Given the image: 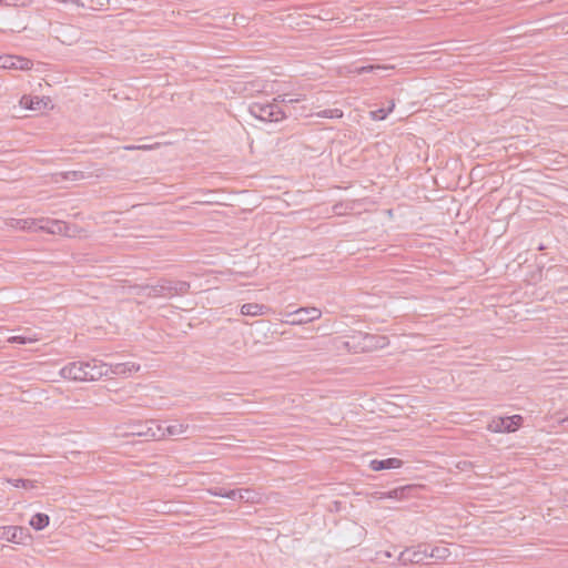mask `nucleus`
<instances>
[{"label":"nucleus","instance_id":"nucleus-33","mask_svg":"<svg viewBox=\"0 0 568 568\" xmlns=\"http://www.w3.org/2000/svg\"><path fill=\"white\" fill-rule=\"evenodd\" d=\"M34 224L33 221L29 222L28 220H18L17 221V226L22 229V230H26V229H31V226Z\"/></svg>","mask_w":568,"mask_h":568},{"label":"nucleus","instance_id":"nucleus-34","mask_svg":"<svg viewBox=\"0 0 568 568\" xmlns=\"http://www.w3.org/2000/svg\"><path fill=\"white\" fill-rule=\"evenodd\" d=\"M374 114H375V118L378 120H383L387 115V113L383 109L375 111Z\"/></svg>","mask_w":568,"mask_h":568},{"label":"nucleus","instance_id":"nucleus-24","mask_svg":"<svg viewBox=\"0 0 568 568\" xmlns=\"http://www.w3.org/2000/svg\"><path fill=\"white\" fill-rule=\"evenodd\" d=\"M38 341L36 334H23V335H14L9 337L8 342L12 344H28Z\"/></svg>","mask_w":568,"mask_h":568},{"label":"nucleus","instance_id":"nucleus-18","mask_svg":"<svg viewBox=\"0 0 568 568\" xmlns=\"http://www.w3.org/2000/svg\"><path fill=\"white\" fill-rule=\"evenodd\" d=\"M189 427V424L183 423H174L172 425L164 426V438L183 435L187 432Z\"/></svg>","mask_w":568,"mask_h":568},{"label":"nucleus","instance_id":"nucleus-19","mask_svg":"<svg viewBox=\"0 0 568 568\" xmlns=\"http://www.w3.org/2000/svg\"><path fill=\"white\" fill-rule=\"evenodd\" d=\"M209 493L213 496L224 497V498H229L232 500H237V489L226 490L225 488H222V487H214V488H210Z\"/></svg>","mask_w":568,"mask_h":568},{"label":"nucleus","instance_id":"nucleus-2","mask_svg":"<svg viewBox=\"0 0 568 568\" xmlns=\"http://www.w3.org/2000/svg\"><path fill=\"white\" fill-rule=\"evenodd\" d=\"M248 111L251 115L263 122H280L287 118V111L278 105V99H273L272 102H252Z\"/></svg>","mask_w":568,"mask_h":568},{"label":"nucleus","instance_id":"nucleus-4","mask_svg":"<svg viewBox=\"0 0 568 568\" xmlns=\"http://www.w3.org/2000/svg\"><path fill=\"white\" fill-rule=\"evenodd\" d=\"M285 315L291 318L286 321L287 323L301 325L318 320L322 316V311L314 306H307L294 311H286Z\"/></svg>","mask_w":568,"mask_h":568},{"label":"nucleus","instance_id":"nucleus-13","mask_svg":"<svg viewBox=\"0 0 568 568\" xmlns=\"http://www.w3.org/2000/svg\"><path fill=\"white\" fill-rule=\"evenodd\" d=\"M138 433L144 435V437L153 440H160L164 438V426L155 419L148 420V427L145 430H138Z\"/></svg>","mask_w":568,"mask_h":568},{"label":"nucleus","instance_id":"nucleus-1","mask_svg":"<svg viewBox=\"0 0 568 568\" xmlns=\"http://www.w3.org/2000/svg\"><path fill=\"white\" fill-rule=\"evenodd\" d=\"M191 284L186 281L170 280L162 277L153 285H144L142 290L149 298H172L174 296H183L190 293Z\"/></svg>","mask_w":568,"mask_h":568},{"label":"nucleus","instance_id":"nucleus-30","mask_svg":"<svg viewBox=\"0 0 568 568\" xmlns=\"http://www.w3.org/2000/svg\"><path fill=\"white\" fill-rule=\"evenodd\" d=\"M146 427H148V420L146 422H138L135 424H132L131 434L134 436L144 437V435L138 433V430H145Z\"/></svg>","mask_w":568,"mask_h":568},{"label":"nucleus","instance_id":"nucleus-11","mask_svg":"<svg viewBox=\"0 0 568 568\" xmlns=\"http://www.w3.org/2000/svg\"><path fill=\"white\" fill-rule=\"evenodd\" d=\"M414 490V486L406 485L402 487H396L388 491H379L376 493V495H378V499H404L407 498Z\"/></svg>","mask_w":568,"mask_h":568},{"label":"nucleus","instance_id":"nucleus-7","mask_svg":"<svg viewBox=\"0 0 568 568\" xmlns=\"http://www.w3.org/2000/svg\"><path fill=\"white\" fill-rule=\"evenodd\" d=\"M32 67L33 62L28 58L11 54L0 55L1 69L28 71Z\"/></svg>","mask_w":568,"mask_h":568},{"label":"nucleus","instance_id":"nucleus-36","mask_svg":"<svg viewBox=\"0 0 568 568\" xmlns=\"http://www.w3.org/2000/svg\"><path fill=\"white\" fill-rule=\"evenodd\" d=\"M304 112H305V106H302V111H301V112H298V113H296L295 115H303V114H304Z\"/></svg>","mask_w":568,"mask_h":568},{"label":"nucleus","instance_id":"nucleus-20","mask_svg":"<svg viewBox=\"0 0 568 568\" xmlns=\"http://www.w3.org/2000/svg\"><path fill=\"white\" fill-rule=\"evenodd\" d=\"M20 104L28 110H40L41 100L38 97L23 95Z\"/></svg>","mask_w":568,"mask_h":568},{"label":"nucleus","instance_id":"nucleus-27","mask_svg":"<svg viewBox=\"0 0 568 568\" xmlns=\"http://www.w3.org/2000/svg\"><path fill=\"white\" fill-rule=\"evenodd\" d=\"M318 118L338 119L343 116V111L339 109H326L317 113Z\"/></svg>","mask_w":568,"mask_h":568},{"label":"nucleus","instance_id":"nucleus-38","mask_svg":"<svg viewBox=\"0 0 568 568\" xmlns=\"http://www.w3.org/2000/svg\"><path fill=\"white\" fill-rule=\"evenodd\" d=\"M385 556L389 558V557H392V552L386 551Z\"/></svg>","mask_w":568,"mask_h":568},{"label":"nucleus","instance_id":"nucleus-25","mask_svg":"<svg viewBox=\"0 0 568 568\" xmlns=\"http://www.w3.org/2000/svg\"><path fill=\"white\" fill-rule=\"evenodd\" d=\"M568 268L564 266H550L546 270L545 278L546 280H558L564 273H567Z\"/></svg>","mask_w":568,"mask_h":568},{"label":"nucleus","instance_id":"nucleus-10","mask_svg":"<svg viewBox=\"0 0 568 568\" xmlns=\"http://www.w3.org/2000/svg\"><path fill=\"white\" fill-rule=\"evenodd\" d=\"M108 368L109 374L128 377L140 369V364L134 362L115 363L108 364Z\"/></svg>","mask_w":568,"mask_h":568},{"label":"nucleus","instance_id":"nucleus-12","mask_svg":"<svg viewBox=\"0 0 568 568\" xmlns=\"http://www.w3.org/2000/svg\"><path fill=\"white\" fill-rule=\"evenodd\" d=\"M404 462L396 457L386 459H373L369 462V468L374 471H381L386 469H394L402 467Z\"/></svg>","mask_w":568,"mask_h":568},{"label":"nucleus","instance_id":"nucleus-22","mask_svg":"<svg viewBox=\"0 0 568 568\" xmlns=\"http://www.w3.org/2000/svg\"><path fill=\"white\" fill-rule=\"evenodd\" d=\"M9 484H11L13 487L17 488H23V489H32L37 487V481L31 479H23V478H9L7 479Z\"/></svg>","mask_w":568,"mask_h":568},{"label":"nucleus","instance_id":"nucleus-37","mask_svg":"<svg viewBox=\"0 0 568 568\" xmlns=\"http://www.w3.org/2000/svg\"><path fill=\"white\" fill-rule=\"evenodd\" d=\"M539 251H542L546 248V246L544 244H540L538 247H537Z\"/></svg>","mask_w":568,"mask_h":568},{"label":"nucleus","instance_id":"nucleus-6","mask_svg":"<svg viewBox=\"0 0 568 568\" xmlns=\"http://www.w3.org/2000/svg\"><path fill=\"white\" fill-rule=\"evenodd\" d=\"M27 538H30L28 528L22 526H2L0 527V540H6L13 544H23Z\"/></svg>","mask_w":568,"mask_h":568},{"label":"nucleus","instance_id":"nucleus-8","mask_svg":"<svg viewBox=\"0 0 568 568\" xmlns=\"http://www.w3.org/2000/svg\"><path fill=\"white\" fill-rule=\"evenodd\" d=\"M83 367L88 377L85 382L98 381L109 375L108 364L97 358L85 361Z\"/></svg>","mask_w":568,"mask_h":568},{"label":"nucleus","instance_id":"nucleus-21","mask_svg":"<svg viewBox=\"0 0 568 568\" xmlns=\"http://www.w3.org/2000/svg\"><path fill=\"white\" fill-rule=\"evenodd\" d=\"M450 556V550L445 546H435L429 550V557L437 560H445Z\"/></svg>","mask_w":568,"mask_h":568},{"label":"nucleus","instance_id":"nucleus-31","mask_svg":"<svg viewBox=\"0 0 568 568\" xmlns=\"http://www.w3.org/2000/svg\"><path fill=\"white\" fill-rule=\"evenodd\" d=\"M51 224L52 227L48 229V231L52 234L61 233L62 230L65 227V225L59 221H52Z\"/></svg>","mask_w":568,"mask_h":568},{"label":"nucleus","instance_id":"nucleus-17","mask_svg":"<svg viewBox=\"0 0 568 568\" xmlns=\"http://www.w3.org/2000/svg\"><path fill=\"white\" fill-rule=\"evenodd\" d=\"M49 523H50V517L43 513L34 514L29 521L30 526L37 531L43 530L44 528H47L49 526Z\"/></svg>","mask_w":568,"mask_h":568},{"label":"nucleus","instance_id":"nucleus-26","mask_svg":"<svg viewBox=\"0 0 568 568\" xmlns=\"http://www.w3.org/2000/svg\"><path fill=\"white\" fill-rule=\"evenodd\" d=\"M257 494L250 488L237 489V499L245 503H254Z\"/></svg>","mask_w":568,"mask_h":568},{"label":"nucleus","instance_id":"nucleus-28","mask_svg":"<svg viewBox=\"0 0 568 568\" xmlns=\"http://www.w3.org/2000/svg\"><path fill=\"white\" fill-rule=\"evenodd\" d=\"M64 180L70 181H79L85 178L84 172L82 171H68L62 173Z\"/></svg>","mask_w":568,"mask_h":568},{"label":"nucleus","instance_id":"nucleus-5","mask_svg":"<svg viewBox=\"0 0 568 568\" xmlns=\"http://www.w3.org/2000/svg\"><path fill=\"white\" fill-rule=\"evenodd\" d=\"M523 422L520 415L497 417L488 424V429L493 433H513L523 425Z\"/></svg>","mask_w":568,"mask_h":568},{"label":"nucleus","instance_id":"nucleus-35","mask_svg":"<svg viewBox=\"0 0 568 568\" xmlns=\"http://www.w3.org/2000/svg\"><path fill=\"white\" fill-rule=\"evenodd\" d=\"M125 149L126 150H149L150 146H148V145H139V146L132 145V146H126Z\"/></svg>","mask_w":568,"mask_h":568},{"label":"nucleus","instance_id":"nucleus-9","mask_svg":"<svg viewBox=\"0 0 568 568\" xmlns=\"http://www.w3.org/2000/svg\"><path fill=\"white\" fill-rule=\"evenodd\" d=\"M84 362H71L64 365L61 371L60 375L63 378L72 379V381H79V382H85L88 379L85 375V369L83 367Z\"/></svg>","mask_w":568,"mask_h":568},{"label":"nucleus","instance_id":"nucleus-14","mask_svg":"<svg viewBox=\"0 0 568 568\" xmlns=\"http://www.w3.org/2000/svg\"><path fill=\"white\" fill-rule=\"evenodd\" d=\"M398 561L402 565L420 564L423 562V555L420 556V550L417 549V546L406 548L398 555Z\"/></svg>","mask_w":568,"mask_h":568},{"label":"nucleus","instance_id":"nucleus-16","mask_svg":"<svg viewBox=\"0 0 568 568\" xmlns=\"http://www.w3.org/2000/svg\"><path fill=\"white\" fill-rule=\"evenodd\" d=\"M267 306L257 303H246L241 307V313L246 316H257L265 313Z\"/></svg>","mask_w":568,"mask_h":568},{"label":"nucleus","instance_id":"nucleus-32","mask_svg":"<svg viewBox=\"0 0 568 568\" xmlns=\"http://www.w3.org/2000/svg\"><path fill=\"white\" fill-rule=\"evenodd\" d=\"M430 546L429 545H426V544H419L417 546V549L420 550V555L423 554V561L426 559V558H430L429 557V550H430Z\"/></svg>","mask_w":568,"mask_h":568},{"label":"nucleus","instance_id":"nucleus-15","mask_svg":"<svg viewBox=\"0 0 568 568\" xmlns=\"http://www.w3.org/2000/svg\"><path fill=\"white\" fill-rule=\"evenodd\" d=\"M275 99H278V105H284L282 108L287 111V116H290L293 114L290 110V105L294 108L295 103H300L305 100V95L295 93H283L277 95Z\"/></svg>","mask_w":568,"mask_h":568},{"label":"nucleus","instance_id":"nucleus-29","mask_svg":"<svg viewBox=\"0 0 568 568\" xmlns=\"http://www.w3.org/2000/svg\"><path fill=\"white\" fill-rule=\"evenodd\" d=\"M567 291H568V286H560V287L556 288L552 294L555 302L556 303L557 302H559V303L568 302L567 297H562V294L566 293Z\"/></svg>","mask_w":568,"mask_h":568},{"label":"nucleus","instance_id":"nucleus-3","mask_svg":"<svg viewBox=\"0 0 568 568\" xmlns=\"http://www.w3.org/2000/svg\"><path fill=\"white\" fill-rule=\"evenodd\" d=\"M385 336L374 334H362L352 336L345 345L352 348L355 353L357 352H371L375 348L383 347L385 345Z\"/></svg>","mask_w":568,"mask_h":568},{"label":"nucleus","instance_id":"nucleus-23","mask_svg":"<svg viewBox=\"0 0 568 568\" xmlns=\"http://www.w3.org/2000/svg\"><path fill=\"white\" fill-rule=\"evenodd\" d=\"M38 341L36 334H23V335H14L9 337L8 342L12 344H28Z\"/></svg>","mask_w":568,"mask_h":568}]
</instances>
